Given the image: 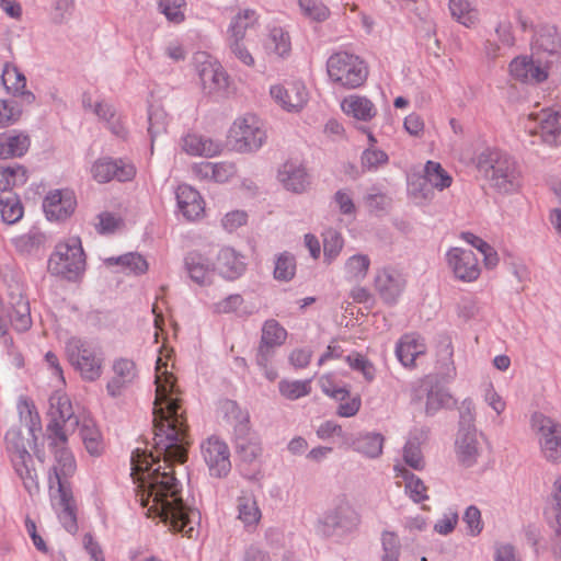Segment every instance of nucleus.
<instances>
[{
  "label": "nucleus",
  "instance_id": "nucleus-39",
  "mask_svg": "<svg viewBox=\"0 0 561 561\" xmlns=\"http://www.w3.org/2000/svg\"><path fill=\"white\" fill-rule=\"evenodd\" d=\"M448 7L453 19L463 26L472 27L478 23L479 12L469 0H449Z\"/></svg>",
  "mask_w": 561,
  "mask_h": 561
},
{
  "label": "nucleus",
  "instance_id": "nucleus-21",
  "mask_svg": "<svg viewBox=\"0 0 561 561\" xmlns=\"http://www.w3.org/2000/svg\"><path fill=\"white\" fill-rule=\"evenodd\" d=\"M197 72L206 93L213 94L227 90L229 77L219 64L210 60L202 61L197 66Z\"/></svg>",
  "mask_w": 561,
  "mask_h": 561
},
{
  "label": "nucleus",
  "instance_id": "nucleus-53",
  "mask_svg": "<svg viewBox=\"0 0 561 561\" xmlns=\"http://www.w3.org/2000/svg\"><path fill=\"white\" fill-rule=\"evenodd\" d=\"M185 0H158L159 11L169 22L179 24L184 21Z\"/></svg>",
  "mask_w": 561,
  "mask_h": 561
},
{
  "label": "nucleus",
  "instance_id": "nucleus-59",
  "mask_svg": "<svg viewBox=\"0 0 561 561\" xmlns=\"http://www.w3.org/2000/svg\"><path fill=\"white\" fill-rule=\"evenodd\" d=\"M360 162L364 171H373L388 162V154L382 150L369 147L363 152Z\"/></svg>",
  "mask_w": 561,
  "mask_h": 561
},
{
  "label": "nucleus",
  "instance_id": "nucleus-16",
  "mask_svg": "<svg viewBox=\"0 0 561 561\" xmlns=\"http://www.w3.org/2000/svg\"><path fill=\"white\" fill-rule=\"evenodd\" d=\"M447 260L455 276L463 282L476 280L480 275L479 260L472 250L453 248Z\"/></svg>",
  "mask_w": 561,
  "mask_h": 561
},
{
  "label": "nucleus",
  "instance_id": "nucleus-5",
  "mask_svg": "<svg viewBox=\"0 0 561 561\" xmlns=\"http://www.w3.org/2000/svg\"><path fill=\"white\" fill-rule=\"evenodd\" d=\"M85 267L81 240L77 237L59 242L48 261V271L66 279H76Z\"/></svg>",
  "mask_w": 561,
  "mask_h": 561
},
{
  "label": "nucleus",
  "instance_id": "nucleus-48",
  "mask_svg": "<svg viewBox=\"0 0 561 561\" xmlns=\"http://www.w3.org/2000/svg\"><path fill=\"white\" fill-rule=\"evenodd\" d=\"M394 470L397 477H402L405 480V491L414 502H421L427 499L426 486L421 479L416 478L401 465H396Z\"/></svg>",
  "mask_w": 561,
  "mask_h": 561
},
{
  "label": "nucleus",
  "instance_id": "nucleus-28",
  "mask_svg": "<svg viewBox=\"0 0 561 561\" xmlns=\"http://www.w3.org/2000/svg\"><path fill=\"white\" fill-rule=\"evenodd\" d=\"M185 266L193 282L207 285L214 275V265L208 257L199 252H191L185 257Z\"/></svg>",
  "mask_w": 561,
  "mask_h": 561
},
{
  "label": "nucleus",
  "instance_id": "nucleus-34",
  "mask_svg": "<svg viewBox=\"0 0 561 561\" xmlns=\"http://www.w3.org/2000/svg\"><path fill=\"white\" fill-rule=\"evenodd\" d=\"M183 149L192 156L213 157L221 151V146L209 138L192 134L183 138Z\"/></svg>",
  "mask_w": 561,
  "mask_h": 561
},
{
  "label": "nucleus",
  "instance_id": "nucleus-38",
  "mask_svg": "<svg viewBox=\"0 0 561 561\" xmlns=\"http://www.w3.org/2000/svg\"><path fill=\"white\" fill-rule=\"evenodd\" d=\"M169 125L168 113L158 104H151L148 110V134L151 139V150L154 140L167 133Z\"/></svg>",
  "mask_w": 561,
  "mask_h": 561
},
{
  "label": "nucleus",
  "instance_id": "nucleus-25",
  "mask_svg": "<svg viewBox=\"0 0 561 561\" xmlns=\"http://www.w3.org/2000/svg\"><path fill=\"white\" fill-rule=\"evenodd\" d=\"M175 196L179 209L187 220H195L203 215L204 202L199 193L192 186L179 185Z\"/></svg>",
  "mask_w": 561,
  "mask_h": 561
},
{
  "label": "nucleus",
  "instance_id": "nucleus-40",
  "mask_svg": "<svg viewBox=\"0 0 561 561\" xmlns=\"http://www.w3.org/2000/svg\"><path fill=\"white\" fill-rule=\"evenodd\" d=\"M0 214L5 224L18 222L23 216V206L13 192L0 193Z\"/></svg>",
  "mask_w": 561,
  "mask_h": 561
},
{
  "label": "nucleus",
  "instance_id": "nucleus-29",
  "mask_svg": "<svg viewBox=\"0 0 561 561\" xmlns=\"http://www.w3.org/2000/svg\"><path fill=\"white\" fill-rule=\"evenodd\" d=\"M194 174L202 180H213L217 183L227 182L236 172V165L231 162H201L193 167Z\"/></svg>",
  "mask_w": 561,
  "mask_h": 561
},
{
  "label": "nucleus",
  "instance_id": "nucleus-45",
  "mask_svg": "<svg viewBox=\"0 0 561 561\" xmlns=\"http://www.w3.org/2000/svg\"><path fill=\"white\" fill-rule=\"evenodd\" d=\"M255 12L247 9L237 13L229 25L227 41L244 39L247 31L255 22Z\"/></svg>",
  "mask_w": 561,
  "mask_h": 561
},
{
  "label": "nucleus",
  "instance_id": "nucleus-4",
  "mask_svg": "<svg viewBox=\"0 0 561 561\" xmlns=\"http://www.w3.org/2000/svg\"><path fill=\"white\" fill-rule=\"evenodd\" d=\"M477 168L490 185L501 194H512L522 186L517 162L500 151H484L478 157Z\"/></svg>",
  "mask_w": 561,
  "mask_h": 561
},
{
  "label": "nucleus",
  "instance_id": "nucleus-62",
  "mask_svg": "<svg viewBox=\"0 0 561 561\" xmlns=\"http://www.w3.org/2000/svg\"><path fill=\"white\" fill-rule=\"evenodd\" d=\"M476 408L470 399H466L459 407V430L477 431L476 428Z\"/></svg>",
  "mask_w": 561,
  "mask_h": 561
},
{
  "label": "nucleus",
  "instance_id": "nucleus-49",
  "mask_svg": "<svg viewBox=\"0 0 561 561\" xmlns=\"http://www.w3.org/2000/svg\"><path fill=\"white\" fill-rule=\"evenodd\" d=\"M238 518L245 525H255L261 518V512L256 501L251 495H242L238 499Z\"/></svg>",
  "mask_w": 561,
  "mask_h": 561
},
{
  "label": "nucleus",
  "instance_id": "nucleus-3",
  "mask_svg": "<svg viewBox=\"0 0 561 561\" xmlns=\"http://www.w3.org/2000/svg\"><path fill=\"white\" fill-rule=\"evenodd\" d=\"M49 445L55 457L53 473L49 474L50 491L54 492L56 486V493H51L53 505L60 510L58 516L67 531L75 533L77 530L76 504L68 478L76 471V461L66 444L55 446L50 439Z\"/></svg>",
  "mask_w": 561,
  "mask_h": 561
},
{
  "label": "nucleus",
  "instance_id": "nucleus-64",
  "mask_svg": "<svg viewBox=\"0 0 561 561\" xmlns=\"http://www.w3.org/2000/svg\"><path fill=\"white\" fill-rule=\"evenodd\" d=\"M463 522L467 524L471 536H478L483 529L481 512L474 505H471L466 510L463 514Z\"/></svg>",
  "mask_w": 561,
  "mask_h": 561
},
{
  "label": "nucleus",
  "instance_id": "nucleus-17",
  "mask_svg": "<svg viewBox=\"0 0 561 561\" xmlns=\"http://www.w3.org/2000/svg\"><path fill=\"white\" fill-rule=\"evenodd\" d=\"M270 93L273 100L287 112H299L308 101V92L301 82H293L288 87L272 85Z\"/></svg>",
  "mask_w": 561,
  "mask_h": 561
},
{
  "label": "nucleus",
  "instance_id": "nucleus-33",
  "mask_svg": "<svg viewBox=\"0 0 561 561\" xmlns=\"http://www.w3.org/2000/svg\"><path fill=\"white\" fill-rule=\"evenodd\" d=\"M30 137L26 134H5L0 136V159L22 157L30 148Z\"/></svg>",
  "mask_w": 561,
  "mask_h": 561
},
{
  "label": "nucleus",
  "instance_id": "nucleus-56",
  "mask_svg": "<svg viewBox=\"0 0 561 561\" xmlns=\"http://www.w3.org/2000/svg\"><path fill=\"white\" fill-rule=\"evenodd\" d=\"M343 238L336 230L328 229L323 233V253L327 261L334 260L343 248Z\"/></svg>",
  "mask_w": 561,
  "mask_h": 561
},
{
  "label": "nucleus",
  "instance_id": "nucleus-22",
  "mask_svg": "<svg viewBox=\"0 0 561 561\" xmlns=\"http://www.w3.org/2000/svg\"><path fill=\"white\" fill-rule=\"evenodd\" d=\"M113 377L107 382L108 394L116 398L129 387L138 376L136 364L128 358H118L113 363Z\"/></svg>",
  "mask_w": 561,
  "mask_h": 561
},
{
  "label": "nucleus",
  "instance_id": "nucleus-2",
  "mask_svg": "<svg viewBox=\"0 0 561 561\" xmlns=\"http://www.w3.org/2000/svg\"><path fill=\"white\" fill-rule=\"evenodd\" d=\"M20 421L24 428L14 427L5 435L7 449L11 455L14 470L31 494L39 491L38 473L30 449L36 446V433L41 432V419L34 405L27 400L19 403Z\"/></svg>",
  "mask_w": 561,
  "mask_h": 561
},
{
  "label": "nucleus",
  "instance_id": "nucleus-18",
  "mask_svg": "<svg viewBox=\"0 0 561 561\" xmlns=\"http://www.w3.org/2000/svg\"><path fill=\"white\" fill-rule=\"evenodd\" d=\"M10 309L0 308V336L7 332L8 323L19 332L27 331L32 325L28 301L21 295L12 297Z\"/></svg>",
  "mask_w": 561,
  "mask_h": 561
},
{
  "label": "nucleus",
  "instance_id": "nucleus-13",
  "mask_svg": "<svg viewBox=\"0 0 561 561\" xmlns=\"http://www.w3.org/2000/svg\"><path fill=\"white\" fill-rule=\"evenodd\" d=\"M201 448L210 474L216 478L226 477L231 469L227 444L218 437L211 436L202 444Z\"/></svg>",
  "mask_w": 561,
  "mask_h": 561
},
{
  "label": "nucleus",
  "instance_id": "nucleus-41",
  "mask_svg": "<svg viewBox=\"0 0 561 561\" xmlns=\"http://www.w3.org/2000/svg\"><path fill=\"white\" fill-rule=\"evenodd\" d=\"M552 500L553 504L549 514H551L554 519L552 527L557 535L552 551L557 558H561V478H558L553 483Z\"/></svg>",
  "mask_w": 561,
  "mask_h": 561
},
{
  "label": "nucleus",
  "instance_id": "nucleus-27",
  "mask_svg": "<svg viewBox=\"0 0 561 561\" xmlns=\"http://www.w3.org/2000/svg\"><path fill=\"white\" fill-rule=\"evenodd\" d=\"M217 271L227 279H236L245 271V263L234 249L225 247L217 255Z\"/></svg>",
  "mask_w": 561,
  "mask_h": 561
},
{
  "label": "nucleus",
  "instance_id": "nucleus-47",
  "mask_svg": "<svg viewBox=\"0 0 561 561\" xmlns=\"http://www.w3.org/2000/svg\"><path fill=\"white\" fill-rule=\"evenodd\" d=\"M454 350L448 337L443 339L437 346V364L439 374L445 379H451L456 375V367L453 360Z\"/></svg>",
  "mask_w": 561,
  "mask_h": 561
},
{
  "label": "nucleus",
  "instance_id": "nucleus-12",
  "mask_svg": "<svg viewBox=\"0 0 561 561\" xmlns=\"http://www.w3.org/2000/svg\"><path fill=\"white\" fill-rule=\"evenodd\" d=\"M230 138L234 141V148L238 151L250 152L262 147L266 134L255 116H245L234 121L230 129Z\"/></svg>",
  "mask_w": 561,
  "mask_h": 561
},
{
  "label": "nucleus",
  "instance_id": "nucleus-61",
  "mask_svg": "<svg viewBox=\"0 0 561 561\" xmlns=\"http://www.w3.org/2000/svg\"><path fill=\"white\" fill-rule=\"evenodd\" d=\"M230 54L238 59L242 65L247 67H254L255 59L249 48L247 47L244 39L227 41Z\"/></svg>",
  "mask_w": 561,
  "mask_h": 561
},
{
  "label": "nucleus",
  "instance_id": "nucleus-55",
  "mask_svg": "<svg viewBox=\"0 0 561 561\" xmlns=\"http://www.w3.org/2000/svg\"><path fill=\"white\" fill-rule=\"evenodd\" d=\"M286 336V330L277 321L267 320L262 329L261 341L279 346L285 342Z\"/></svg>",
  "mask_w": 561,
  "mask_h": 561
},
{
  "label": "nucleus",
  "instance_id": "nucleus-1",
  "mask_svg": "<svg viewBox=\"0 0 561 561\" xmlns=\"http://www.w3.org/2000/svg\"><path fill=\"white\" fill-rule=\"evenodd\" d=\"M161 358L157 362L156 399L153 409L154 451L147 454L139 448L130 458L131 477L136 486V496L142 507L151 502L148 513H153L175 533L187 538L197 536L199 512L185 504L180 496V483L172 471L174 463H184L187 447L191 444L184 412L175 393L173 376L162 371Z\"/></svg>",
  "mask_w": 561,
  "mask_h": 561
},
{
  "label": "nucleus",
  "instance_id": "nucleus-60",
  "mask_svg": "<svg viewBox=\"0 0 561 561\" xmlns=\"http://www.w3.org/2000/svg\"><path fill=\"white\" fill-rule=\"evenodd\" d=\"M111 263L122 264L125 268L135 274L145 273L148 270L146 260L137 253H127L117 259H110Z\"/></svg>",
  "mask_w": 561,
  "mask_h": 561
},
{
  "label": "nucleus",
  "instance_id": "nucleus-35",
  "mask_svg": "<svg viewBox=\"0 0 561 561\" xmlns=\"http://www.w3.org/2000/svg\"><path fill=\"white\" fill-rule=\"evenodd\" d=\"M85 449L91 456H100L104 449L101 433L91 419L84 417L78 426Z\"/></svg>",
  "mask_w": 561,
  "mask_h": 561
},
{
  "label": "nucleus",
  "instance_id": "nucleus-14",
  "mask_svg": "<svg viewBox=\"0 0 561 561\" xmlns=\"http://www.w3.org/2000/svg\"><path fill=\"white\" fill-rule=\"evenodd\" d=\"M529 121L537 123L534 128H529L531 135H539L548 146L561 145V112L541 110L539 113L529 114Z\"/></svg>",
  "mask_w": 561,
  "mask_h": 561
},
{
  "label": "nucleus",
  "instance_id": "nucleus-43",
  "mask_svg": "<svg viewBox=\"0 0 561 561\" xmlns=\"http://www.w3.org/2000/svg\"><path fill=\"white\" fill-rule=\"evenodd\" d=\"M426 438V432L421 431L419 436L410 437L403 447L404 462L415 470H422L425 467V460L421 450L422 439Z\"/></svg>",
  "mask_w": 561,
  "mask_h": 561
},
{
  "label": "nucleus",
  "instance_id": "nucleus-36",
  "mask_svg": "<svg viewBox=\"0 0 561 561\" xmlns=\"http://www.w3.org/2000/svg\"><path fill=\"white\" fill-rule=\"evenodd\" d=\"M422 389L426 392L425 413L434 415L438 410L448 408L453 403L451 396L438 386H428L423 382Z\"/></svg>",
  "mask_w": 561,
  "mask_h": 561
},
{
  "label": "nucleus",
  "instance_id": "nucleus-51",
  "mask_svg": "<svg viewBox=\"0 0 561 561\" xmlns=\"http://www.w3.org/2000/svg\"><path fill=\"white\" fill-rule=\"evenodd\" d=\"M1 81L5 89L10 92L18 93L26 85L24 75L10 64H5L1 73Z\"/></svg>",
  "mask_w": 561,
  "mask_h": 561
},
{
  "label": "nucleus",
  "instance_id": "nucleus-19",
  "mask_svg": "<svg viewBox=\"0 0 561 561\" xmlns=\"http://www.w3.org/2000/svg\"><path fill=\"white\" fill-rule=\"evenodd\" d=\"M91 172L94 180L99 183H106L113 179L121 182L129 181L136 173L134 165L110 158L96 160L92 165Z\"/></svg>",
  "mask_w": 561,
  "mask_h": 561
},
{
  "label": "nucleus",
  "instance_id": "nucleus-54",
  "mask_svg": "<svg viewBox=\"0 0 561 561\" xmlns=\"http://www.w3.org/2000/svg\"><path fill=\"white\" fill-rule=\"evenodd\" d=\"M295 257L288 252L279 254L275 263L274 277L278 280L287 282L295 276Z\"/></svg>",
  "mask_w": 561,
  "mask_h": 561
},
{
  "label": "nucleus",
  "instance_id": "nucleus-10",
  "mask_svg": "<svg viewBox=\"0 0 561 561\" xmlns=\"http://www.w3.org/2000/svg\"><path fill=\"white\" fill-rule=\"evenodd\" d=\"M359 523V514L343 499L318 519L317 531L324 537L342 536L353 533Z\"/></svg>",
  "mask_w": 561,
  "mask_h": 561
},
{
  "label": "nucleus",
  "instance_id": "nucleus-58",
  "mask_svg": "<svg viewBox=\"0 0 561 561\" xmlns=\"http://www.w3.org/2000/svg\"><path fill=\"white\" fill-rule=\"evenodd\" d=\"M382 561H399L401 543L398 536L392 531H383L381 536Z\"/></svg>",
  "mask_w": 561,
  "mask_h": 561
},
{
  "label": "nucleus",
  "instance_id": "nucleus-26",
  "mask_svg": "<svg viewBox=\"0 0 561 561\" xmlns=\"http://www.w3.org/2000/svg\"><path fill=\"white\" fill-rule=\"evenodd\" d=\"M425 352L424 340L415 333L404 334L396 347V355L404 367L413 366L416 357Z\"/></svg>",
  "mask_w": 561,
  "mask_h": 561
},
{
  "label": "nucleus",
  "instance_id": "nucleus-42",
  "mask_svg": "<svg viewBox=\"0 0 561 561\" xmlns=\"http://www.w3.org/2000/svg\"><path fill=\"white\" fill-rule=\"evenodd\" d=\"M353 447L356 451L369 457H379L382 453L383 436L378 433H366L359 435L353 440Z\"/></svg>",
  "mask_w": 561,
  "mask_h": 561
},
{
  "label": "nucleus",
  "instance_id": "nucleus-6",
  "mask_svg": "<svg viewBox=\"0 0 561 561\" xmlns=\"http://www.w3.org/2000/svg\"><path fill=\"white\" fill-rule=\"evenodd\" d=\"M71 365L80 371L83 379L94 381L100 378L104 356L101 347L79 337H71L66 344Z\"/></svg>",
  "mask_w": 561,
  "mask_h": 561
},
{
  "label": "nucleus",
  "instance_id": "nucleus-63",
  "mask_svg": "<svg viewBox=\"0 0 561 561\" xmlns=\"http://www.w3.org/2000/svg\"><path fill=\"white\" fill-rule=\"evenodd\" d=\"M411 193L421 203H428L434 198V187L424 175L411 184Z\"/></svg>",
  "mask_w": 561,
  "mask_h": 561
},
{
  "label": "nucleus",
  "instance_id": "nucleus-37",
  "mask_svg": "<svg viewBox=\"0 0 561 561\" xmlns=\"http://www.w3.org/2000/svg\"><path fill=\"white\" fill-rule=\"evenodd\" d=\"M27 178V170L23 165H0V193L12 192V187L24 185Z\"/></svg>",
  "mask_w": 561,
  "mask_h": 561
},
{
  "label": "nucleus",
  "instance_id": "nucleus-15",
  "mask_svg": "<svg viewBox=\"0 0 561 561\" xmlns=\"http://www.w3.org/2000/svg\"><path fill=\"white\" fill-rule=\"evenodd\" d=\"M407 279L404 275L393 267H383L377 271L374 286L381 300L394 305L404 290Z\"/></svg>",
  "mask_w": 561,
  "mask_h": 561
},
{
  "label": "nucleus",
  "instance_id": "nucleus-11",
  "mask_svg": "<svg viewBox=\"0 0 561 561\" xmlns=\"http://www.w3.org/2000/svg\"><path fill=\"white\" fill-rule=\"evenodd\" d=\"M224 409L227 414H231L238 421V424L236 425V448L238 455L243 461L252 462L261 455L262 448L255 436H248V415L242 413L233 401H227L224 404Z\"/></svg>",
  "mask_w": 561,
  "mask_h": 561
},
{
  "label": "nucleus",
  "instance_id": "nucleus-31",
  "mask_svg": "<svg viewBox=\"0 0 561 561\" xmlns=\"http://www.w3.org/2000/svg\"><path fill=\"white\" fill-rule=\"evenodd\" d=\"M343 112L355 119L368 122L377 114L374 103L362 95H350L342 101Z\"/></svg>",
  "mask_w": 561,
  "mask_h": 561
},
{
  "label": "nucleus",
  "instance_id": "nucleus-50",
  "mask_svg": "<svg viewBox=\"0 0 561 561\" xmlns=\"http://www.w3.org/2000/svg\"><path fill=\"white\" fill-rule=\"evenodd\" d=\"M370 266V260L365 254L351 256L344 265L345 273L350 279L362 280L366 277Z\"/></svg>",
  "mask_w": 561,
  "mask_h": 561
},
{
  "label": "nucleus",
  "instance_id": "nucleus-20",
  "mask_svg": "<svg viewBox=\"0 0 561 561\" xmlns=\"http://www.w3.org/2000/svg\"><path fill=\"white\" fill-rule=\"evenodd\" d=\"M76 204L71 192L56 190L45 197L43 208L48 220L64 221L72 215Z\"/></svg>",
  "mask_w": 561,
  "mask_h": 561
},
{
  "label": "nucleus",
  "instance_id": "nucleus-57",
  "mask_svg": "<svg viewBox=\"0 0 561 561\" xmlns=\"http://www.w3.org/2000/svg\"><path fill=\"white\" fill-rule=\"evenodd\" d=\"M299 7L302 14L317 22H322L328 19L329 9L319 0H299Z\"/></svg>",
  "mask_w": 561,
  "mask_h": 561
},
{
  "label": "nucleus",
  "instance_id": "nucleus-8",
  "mask_svg": "<svg viewBox=\"0 0 561 561\" xmlns=\"http://www.w3.org/2000/svg\"><path fill=\"white\" fill-rule=\"evenodd\" d=\"M49 414L51 422L47 426L48 438L58 446L67 443V432L75 431L79 424V416L75 415L70 400L66 394L55 392L49 398Z\"/></svg>",
  "mask_w": 561,
  "mask_h": 561
},
{
  "label": "nucleus",
  "instance_id": "nucleus-30",
  "mask_svg": "<svg viewBox=\"0 0 561 561\" xmlns=\"http://www.w3.org/2000/svg\"><path fill=\"white\" fill-rule=\"evenodd\" d=\"M266 55L285 59L291 53V39L287 31L282 27H273L263 42Z\"/></svg>",
  "mask_w": 561,
  "mask_h": 561
},
{
  "label": "nucleus",
  "instance_id": "nucleus-7",
  "mask_svg": "<svg viewBox=\"0 0 561 561\" xmlns=\"http://www.w3.org/2000/svg\"><path fill=\"white\" fill-rule=\"evenodd\" d=\"M327 71L334 83L347 89L360 87L368 76L365 62L358 56L346 51L330 56L327 61Z\"/></svg>",
  "mask_w": 561,
  "mask_h": 561
},
{
  "label": "nucleus",
  "instance_id": "nucleus-32",
  "mask_svg": "<svg viewBox=\"0 0 561 561\" xmlns=\"http://www.w3.org/2000/svg\"><path fill=\"white\" fill-rule=\"evenodd\" d=\"M278 178L285 188L294 193L304 192L309 184L305 169L294 162H286L279 170Z\"/></svg>",
  "mask_w": 561,
  "mask_h": 561
},
{
  "label": "nucleus",
  "instance_id": "nucleus-44",
  "mask_svg": "<svg viewBox=\"0 0 561 561\" xmlns=\"http://www.w3.org/2000/svg\"><path fill=\"white\" fill-rule=\"evenodd\" d=\"M424 178L439 192L448 188L453 183L451 175L442 167L439 162L428 160L424 165Z\"/></svg>",
  "mask_w": 561,
  "mask_h": 561
},
{
  "label": "nucleus",
  "instance_id": "nucleus-46",
  "mask_svg": "<svg viewBox=\"0 0 561 561\" xmlns=\"http://www.w3.org/2000/svg\"><path fill=\"white\" fill-rule=\"evenodd\" d=\"M560 46L559 36L554 27H543L537 34L533 44L534 55L540 53H547L548 55H554Z\"/></svg>",
  "mask_w": 561,
  "mask_h": 561
},
{
  "label": "nucleus",
  "instance_id": "nucleus-24",
  "mask_svg": "<svg viewBox=\"0 0 561 561\" xmlns=\"http://www.w3.org/2000/svg\"><path fill=\"white\" fill-rule=\"evenodd\" d=\"M510 72L513 78L526 83H539L547 79L548 72L541 65L538 57L537 61L527 57H517L510 64Z\"/></svg>",
  "mask_w": 561,
  "mask_h": 561
},
{
  "label": "nucleus",
  "instance_id": "nucleus-23",
  "mask_svg": "<svg viewBox=\"0 0 561 561\" xmlns=\"http://www.w3.org/2000/svg\"><path fill=\"white\" fill-rule=\"evenodd\" d=\"M455 450L457 459L462 466H473L481 453L478 432L458 430L455 440Z\"/></svg>",
  "mask_w": 561,
  "mask_h": 561
},
{
  "label": "nucleus",
  "instance_id": "nucleus-52",
  "mask_svg": "<svg viewBox=\"0 0 561 561\" xmlns=\"http://www.w3.org/2000/svg\"><path fill=\"white\" fill-rule=\"evenodd\" d=\"M280 394L288 400H297L311 391L310 380H282L278 383Z\"/></svg>",
  "mask_w": 561,
  "mask_h": 561
},
{
  "label": "nucleus",
  "instance_id": "nucleus-9",
  "mask_svg": "<svg viewBox=\"0 0 561 561\" xmlns=\"http://www.w3.org/2000/svg\"><path fill=\"white\" fill-rule=\"evenodd\" d=\"M530 427L543 458L552 463L561 462V423L542 412H535L530 417Z\"/></svg>",
  "mask_w": 561,
  "mask_h": 561
}]
</instances>
